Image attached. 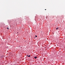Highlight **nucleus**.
<instances>
[{"instance_id": "obj_1", "label": "nucleus", "mask_w": 65, "mask_h": 65, "mask_svg": "<svg viewBox=\"0 0 65 65\" xmlns=\"http://www.w3.org/2000/svg\"><path fill=\"white\" fill-rule=\"evenodd\" d=\"M22 18H19L18 19V20H19V21L21 20V21Z\"/></svg>"}, {"instance_id": "obj_2", "label": "nucleus", "mask_w": 65, "mask_h": 65, "mask_svg": "<svg viewBox=\"0 0 65 65\" xmlns=\"http://www.w3.org/2000/svg\"><path fill=\"white\" fill-rule=\"evenodd\" d=\"M58 16H57V19H59L60 18Z\"/></svg>"}, {"instance_id": "obj_3", "label": "nucleus", "mask_w": 65, "mask_h": 65, "mask_svg": "<svg viewBox=\"0 0 65 65\" xmlns=\"http://www.w3.org/2000/svg\"><path fill=\"white\" fill-rule=\"evenodd\" d=\"M27 57H30V55H27Z\"/></svg>"}, {"instance_id": "obj_4", "label": "nucleus", "mask_w": 65, "mask_h": 65, "mask_svg": "<svg viewBox=\"0 0 65 65\" xmlns=\"http://www.w3.org/2000/svg\"><path fill=\"white\" fill-rule=\"evenodd\" d=\"M37 58V57H34V58H35V59H36V58Z\"/></svg>"}, {"instance_id": "obj_5", "label": "nucleus", "mask_w": 65, "mask_h": 65, "mask_svg": "<svg viewBox=\"0 0 65 65\" xmlns=\"http://www.w3.org/2000/svg\"><path fill=\"white\" fill-rule=\"evenodd\" d=\"M58 29H59V28L57 27V28H56V30H58Z\"/></svg>"}, {"instance_id": "obj_6", "label": "nucleus", "mask_w": 65, "mask_h": 65, "mask_svg": "<svg viewBox=\"0 0 65 65\" xmlns=\"http://www.w3.org/2000/svg\"><path fill=\"white\" fill-rule=\"evenodd\" d=\"M8 27H8L7 28V29H9V28Z\"/></svg>"}, {"instance_id": "obj_7", "label": "nucleus", "mask_w": 65, "mask_h": 65, "mask_svg": "<svg viewBox=\"0 0 65 65\" xmlns=\"http://www.w3.org/2000/svg\"><path fill=\"white\" fill-rule=\"evenodd\" d=\"M63 15H62L61 17H62L63 18H64V17H63Z\"/></svg>"}, {"instance_id": "obj_8", "label": "nucleus", "mask_w": 65, "mask_h": 65, "mask_svg": "<svg viewBox=\"0 0 65 65\" xmlns=\"http://www.w3.org/2000/svg\"><path fill=\"white\" fill-rule=\"evenodd\" d=\"M35 37H37V36L36 35V36H35Z\"/></svg>"}, {"instance_id": "obj_9", "label": "nucleus", "mask_w": 65, "mask_h": 65, "mask_svg": "<svg viewBox=\"0 0 65 65\" xmlns=\"http://www.w3.org/2000/svg\"><path fill=\"white\" fill-rule=\"evenodd\" d=\"M45 10H46V9H45Z\"/></svg>"}, {"instance_id": "obj_10", "label": "nucleus", "mask_w": 65, "mask_h": 65, "mask_svg": "<svg viewBox=\"0 0 65 65\" xmlns=\"http://www.w3.org/2000/svg\"><path fill=\"white\" fill-rule=\"evenodd\" d=\"M17 33H18V32H17Z\"/></svg>"}]
</instances>
